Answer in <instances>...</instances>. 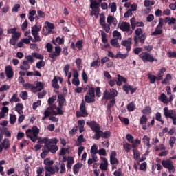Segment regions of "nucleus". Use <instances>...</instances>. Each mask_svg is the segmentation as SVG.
<instances>
[{"label":"nucleus","mask_w":176,"mask_h":176,"mask_svg":"<svg viewBox=\"0 0 176 176\" xmlns=\"http://www.w3.org/2000/svg\"><path fill=\"white\" fill-rule=\"evenodd\" d=\"M38 142V144H45L42 148V153H41V157L42 159H45V157H46L49 154V152H51V153H56L58 151V147L57 146L58 140L56 138L52 139L44 138Z\"/></svg>","instance_id":"obj_1"},{"label":"nucleus","mask_w":176,"mask_h":176,"mask_svg":"<svg viewBox=\"0 0 176 176\" xmlns=\"http://www.w3.org/2000/svg\"><path fill=\"white\" fill-rule=\"evenodd\" d=\"M25 134L28 138H30L32 142H36L38 135L39 134V129L38 126H33L31 129H28Z\"/></svg>","instance_id":"obj_2"},{"label":"nucleus","mask_w":176,"mask_h":176,"mask_svg":"<svg viewBox=\"0 0 176 176\" xmlns=\"http://www.w3.org/2000/svg\"><path fill=\"white\" fill-rule=\"evenodd\" d=\"M135 36L133 38V41L135 42V46H138V39L141 43H144L145 42V33L142 31V29L140 28H137L135 30Z\"/></svg>","instance_id":"obj_3"},{"label":"nucleus","mask_w":176,"mask_h":176,"mask_svg":"<svg viewBox=\"0 0 176 176\" xmlns=\"http://www.w3.org/2000/svg\"><path fill=\"white\" fill-rule=\"evenodd\" d=\"M162 164L164 168H167L168 173L174 174L175 173V166H174V162L171 160H166L162 161Z\"/></svg>","instance_id":"obj_4"},{"label":"nucleus","mask_w":176,"mask_h":176,"mask_svg":"<svg viewBox=\"0 0 176 176\" xmlns=\"http://www.w3.org/2000/svg\"><path fill=\"white\" fill-rule=\"evenodd\" d=\"M139 57L144 61V63H153V61H157V59H155L153 56L147 52H142L139 55Z\"/></svg>","instance_id":"obj_5"},{"label":"nucleus","mask_w":176,"mask_h":176,"mask_svg":"<svg viewBox=\"0 0 176 176\" xmlns=\"http://www.w3.org/2000/svg\"><path fill=\"white\" fill-rule=\"evenodd\" d=\"M164 24V20L163 18L159 19V23L155 29V31L151 32L153 36H157V35H162L163 34V25Z\"/></svg>","instance_id":"obj_6"},{"label":"nucleus","mask_w":176,"mask_h":176,"mask_svg":"<svg viewBox=\"0 0 176 176\" xmlns=\"http://www.w3.org/2000/svg\"><path fill=\"white\" fill-rule=\"evenodd\" d=\"M96 94H94V88H90L85 96V100L87 104H91V102H94Z\"/></svg>","instance_id":"obj_7"},{"label":"nucleus","mask_w":176,"mask_h":176,"mask_svg":"<svg viewBox=\"0 0 176 176\" xmlns=\"http://www.w3.org/2000/svg\"><path fill=\"white\" fill-rule=\"evenodd\" d=\"M118 96V91L115 89H110V91L105 90L103 93V98L104 100H109L110 98H115Z\"/></svg>","instance_id":"obj_8"},{"label":"nucleus","mask_w":176,"mask_h":176,"mask_svg":"<svg viewBox=\"0 0 176 176\" xmlns=\"http://www.w3.org/2000/svg\"><path fill=\"white\" fill-rule=\"evenodd\" d=\"M41 27H38L36 25L32 27V35L34 38V42H41V36H39V32Z\"/></svg>","instance_id":"obj_9"},{"label":"nucleus","mask_w":176,"mask_h":176,"mask_svg":"<svg viewBox=\"0 0 176 176\" xmlns=\"http://www.w3.org/2000/svg\"><path fill=\"white\" fill-rule=\"evenodd\" d=\"M80 112H77L76 116L77 118H86L87 116V111H86V104H85V100H82L80 104Z\"/></svg>","instance_id":"obj_10"},{"label":"nucleus","mask_w":176,"mask_h":176,"mask_svg":"<svg viewBox=\"0 0 176 176\" xmlns=\"http://www.w3.org/2000/svg\"><path fill=\"white\" fill-rule=\"evenodd\" d=\"M21 37V33L20 32H17L16 33L12 34L11 38L9 41L10 45L12 46H15L16 43H17V41L20 39Z\"/></svg>","instance_id":"obj_11"},{"label":"nucleus","mask_w":176,"mask_h":176,"mask_svg":"<svg viewBox=\"0 0 176 176\" xmlns=\"http://www.w3.org/2000/svg\"><path fill=\"white\" fill-rule=\"evenodd\" d=\"M0 148H1V152L5 149H9L10 148V140L8 138H4V140H0Z\"/></svg>","instance_id":"obj_12"},{"label":"nucleus","mask_w":176,"mask_h":176,"mask_svg":"<svg viewBox=\"0 0 176 176\" xmlns=\"http://www.w3.org/2000/svg\"><path fill=\"white\" fill-rule=\"evenodd\" d=\"M5 72L8 79H13V76H14V72H13V68H12V66L10 65L6 66L5 67Z\"/></svg>","instance_id":"obj_13"},{"label":"nucleus","mask_w":176,"mask_h":176,"mask_svg":"<svg viewBox=\"0 0 176 176\" xmlns=\"http://www.w3.org/2000/svg\"><path fill=\"white\" fill-rule=\"evenodd\" d=\"M6 135V137H10L11 133L9 132V130L8 128L2 126L0 127V141H2L3 140V135Z\"/></svg>","instance_id":"obj_14"},{"label":"nucleus","mask_w":176,"mask_h":176,"mask_svg":"<svg viewBox=\"0 0 176 176\" xmlns=\"http://www.w3.org/2000/svg\"><path fill=\"white\" fill-rule=\"evenodd\" d=\"M130 23L132 30H135V27H144V24L143 22H138L135 21V18H131Z\"/></svg>","instance_id":"obj_15"},{"label":"nucleus","mask_w":176,"mask_h":176,"mask_svg":"<svg viewBox=\"0 0 176 176\" xmlns=\"http://www.w3.org/2000/svg\"><path fill=\"white\" fill-rule=\"evenodd\" d=\"M87 126L91 129L93 131H98L100 130V124L96 123L95 121L87 122Z\"/></svg>","instance_id":"obj_16"},{"label":"nucleus","mask_w":176,"mask_h":176,"mask_svg":"<svg viewBox=\"0 0 176 176\" xmlns=\"http://www.w3.org/2000/svg\"><path fill=\"white\" fill-rule=\"evenodd\" d=\"M118 153L116 151H111L110 155V163L111 164H119V160L116 158Z\"/></svg>","instance_id":"obj_17"},{"label":"nucleus","mask_w":176,"mask_h":176,"mask_svg":"<svg viewBox=\"0 0 176 176\" xmlns=\"http://www.w3.org/2000/svg\"><path fill=\"white\" fill-rule=\"evenodd\" d=\"M36 85H34V93H37V91H41L43 90V87H45V83L43 82H36Z\"/></svg>","instance_id":"obj_18"},{"label":"nucleus","mask_w":176,"mask_h":176,"mask_svg":"<svg viewBox=\"0 0 176 176\" xmlns=\"http://www.w3.org/2000/svg\"><path fill=\"white\" fill-rule=\"evenodd\" d=\"M123 90L126 93V94H129V91H130L131 94L133 93H135L137 91V88H133L131 85H129V84H126L123 86Z\"/></svg>","instance_id":"obj_19"},{"label":"nucleus","mask_w":176,"mask_h":176,"mask_svg":"<svg viewBox=\"0 0 176 176\" xmlns=\"http://www.w3.org/2000/svg\"><path fill=\"white\" fill-rule=\"evenodd\" d=\"M102 162L100 163V168L102 170V171H107L108 170V160L105 157L102 158Z\"/></svg>","instance_id":"obj_20"},{"label":"nucleus","mask_w":176,"mask_h":176,"mask_svg":"<svg viewBox=\"0 0 176 176\" xmlns=\"http://www.w3.org/2000/svg\"><path fill=\"white\" fill-rule=\"evenodd\" d=\"M121 44L126 47L127 52L131 50V38H129L127 40L122 41Z\"/></svg>","instance_id":"obj_21"},{"label":"nucleus","mask_w":176,"mask_h":176,"mask_svg":"<svg viewBox=\"0 0 176 176\" xmlns=\"http://www.w3.org/2000/svg\"><path fill=\"white\" fill-rule=\"evenodd\" d=\"M107 24H109V25H112V24H113L114 27H116V25L118 24V20H116V18L111 15H109L107 16Z\"/></svg>","instance_id":"obj_22"},{"label":"nucleus","mask_w":176,"mask_h":176,"mask_svg":"<svg viewBox=\"0 0 176 176\" xmlns=\"http://www.w3.org/2000/svg\"><path fill=\"white\" fill-rule=\"evenodd\" d=\"M175 113V111L174 110H169L168 107H164V115L165 118H171L172 116Z\"/></svg>","instance_id":"obj_23"},{"label":"nucleus","mask_w":176,"mask_h":176,"mask_svg":"<svg viewBox=\"0 0 176 176\" xmlns=\"http://www.w3.org/2000/svg\"><path fill=\"white\" fill-rule=\"evenodd\" d=\"M117 79H118L116 82L117 86H121L122 85V82H124V83H126L127 82V79L122 76L120 74L117 75Z\"/></svg>","instance_id":"obj_24"},{"label":"nucleus","mask_w":176,"mask_h":176,"mask_svg":"<svg viewBox=\"0 0 176 176\" xmlns=\"http://www.w3.org/2000/svg\"><path fill=\"white\" fill-rule=\"evenodd\" d=\"M126 140L131 144V146L134 148H137V144L134 142V138L131 134L126 135Z\"/></svg>","instance_id":"obj_25"},{"label":"nucleus","mask_w":176,"mask_h":176,"mask_svg":"<svg viewBox=\"0 0 176 176\" xmlns=\"http://www.w3.org/2000/svg\"><path fill=\"white\" fill-rule=\"evenodd\" d=\"M58 105L60 107V108H63L65 104V98H64V96L63 94H59L58 96Z\"/></svg>","instance_id":"obj_26"},{"label":"nucleus","mask_w":176,"mask_h":176,"mask_svg":"<svg viewBox=\"0 0 176 176\" xmlns=\"http://www.w3.org/2000/svg\"><path fill=\"white\" fill-rule=\"evenodd\" d=\"M129 57V52L125 54H122V52H118L116 55V58H121V60H124Z\"/></svg>","instance_id":"obj_27"},{"label":"nucleus","mask_w":176,"mask_h":176,"mask_svg":"<svg viewBox=\"0 0 176 176\" xmlns=\"http://www.w3.org/2000/svg\"><path fill=\"white\" fill-rule=\"evenodd\" d=\"M20 68L22 71H28V69L30 68V63L27 60H23L22 65L20 66Z\"/></svg>","instance_id":"obj_28"},{"label":"nucleus","mask_w":176,"mask_h":176,"mask_svg":"<svg viewBox=\"0 0 176 176\" xmlns=\"http://www.w3.org/2000/svg\"><path fill=\"white\" fill-rule=\"evenodd\" d=\"M77 127H78L80 133H83V131H85V120H78Z\"/></svg>","instance_id":"obj_29"},{"label":"nucleus","mask_w":176,"mask_h":176,"mask_svg":"<svg viewBox=\"0 0 176 176\" xmlns=\"http://www.w3.org/2000/svg\"><path fill=\"white\" fill-rule=\"evenodd\" d=\"M166 71V67H162L158 71L157 80H162V79H163V74H164Z\"/></svg>","instance_id":"obj_30"},{"label":"nucleus","mask_w":176,"mask_h":176,"mask_svg":"<svg viewBox=\"0 0 176 176\" xmlns=\"http://www.w3.org/2000/svg\"><path fill=\"white\" fill-rule=\"evenodd\" d=\"M158 100L164 104H168V99L164 93L161 94V95L158 97Z\"/></svg>","instance_id":"obj_31"},{"label":"nucleus","mask_w":176,"mask_h":176,"mask_svg":"<svg viewBox=\"0 0 176 176\" xmlns=\"http://www.w3.org/2000/svg\"><path fill=\"white\" fill-rule=\"evenodd\" d=\"M120 28L122 31L126 32L127 30H129V28H130V23L127 22H122L120 25Z\"/></svg>","instance_id":"obj_32"},{"label":"nucleus","mask_w":176,"mask_h":176,"mask_svg":"<svg viewBox=\"0 0 176 176\" xmlns=\"http://www.w3.org/2000/svg\"><path fill=\"white\" fill-rule=\"evenodd\" d=\"M173 79V76L170 74H167L164 79L162 81V85H167L170 82V80Z\"/></svg>","instance_id":"obj_33"},{"label":"nucleus","mask_w":176,"mask_h":176,"mask_svg":"<svg viewBox=\"0 0 176 176\" xmlns=\"http://www.w3.org/2000/svg\"><path fill=\"white\" fill-rule=\"evenodd\" d=\"M142 141L144 144H145V145L148 146V149H149L151 148V138H149V137H148L147 135H144Z\"/></svg>","instance_id":"obj_34"},{"label":"nucleus","mask_w":176,"mask_h":176,"mask_svg":"<svg viewBox=\"0 0 176 176\" xmlns=\"http://www.w3.org/2000/svg\"><path fill=\"white\" fill-rule=\"evenodd\" d=\"M82 164L80 163H77L73 166V173L74 174H78L79 173V170L82 168Z\"/></svg>","instance_id":"obj_35"},{"label":"nucleus","mask_w":176,"mask_h":176,"mask_svg":"<svg viewBox=\"0 0 176 176\" xmlns=\"http://www.w3.org/2000/svg\"><path fill=\"white\" fill-rule=\"evenodd\" d=\"M23 86L25 90H31V91H33L34 93V85L33 84L26 82L23 84Z\"/></svg>","instance_id":"obj_36"},{"label":"nucleus","mask_w":176,"mask_h":176,"mask_svg":"<svg viewBox=\"0 0 176 176\" xmlns=\"http://www.w3.org/2000/svg\"><path fill=\"white\" fill-rule=\"evenodd\" d=\"M52 87H54V89H56V90L60 89V85H58V79L57 77H54L52 80Z\"/></svg>","instance_id":"obj_37"},{"label":"nucleus","mask_w":176,"mask_h":176,"mask_svg":"<svg viewBox=\"0 0 176 176\" xmlns=\"http://www.w3.org/2000/svg\"><path fill=\"white\" fill-rule=\"evenodd\" d=\"M102 138V131L101 130L95 131V134L93 136L94 140H98L99 138Z\"/></svg>","instance_id":"obj_38"},{"label":"nucleus","mask_w":176,"mask_h":176,"mask_svg":"<svg viewBox=\"0 0 176 176\" xmlns=\"http://www.w3.org/2000/svg\"><path fill=\"white\" fill-rule=\"evenodd\" d=\"M15 111L18 112L19 115H23V104L18 103L15 107Z\"/></svg>","instance_id":"obj_39"},{"label":"nucleus","mask_w":176,"mask_h":176,"mask_svg":"<svg viewBox=\"0 0 176 176\" xmlns=\"http://www.w3.org/2000/svg\"><path fill=\"white\" fill-rule=\"evenodd\" d=\"M44 115L47 117L49 118V116H57V112L56 111H50V110H46L44 112Z\"/></svg>","instance_id":"obj_40"},{"label":"nucleus","mask_w":176,"mask_h":176,"mask_svg":"<svg viewBox=\"0 0 176 176\" xmlns=\"http://www.w3.org/2000/svg\"><path fill=\"white\" fill-rule=\"evenodd\" d=\"M109 9H111V13H115V12H116V9H117L116 3H115V2L110 3L109 4Z\"/></svg>","instance_id":"obj_41"},{"label":"nucleus","mask_w":176,"mask_h":176,"mask_svg":"<svg viewBox=\"0 0 176 176\" xmlns=\"http://www.w3.org/2000/svg\"><path fill=\"white\" fill-rule=\"evenodd\" d=\"M101 62L99 60H96L91 63L90 67H92L93 68H98Z\"/></svg>","instance_id":"obj_42"},{"label":"nucleus","mask_w":176,"mask_h":176,"mask_svg":"<svg viewBox=\"0 0 176 176\" xmlns=\"http://www.w3.org/2000/svg\"><path fill=\"white\" fill-rule=\"evenodd\" d=\"M76 64L78 69H79V71H81L82 68H83V65L82 64V59L77 58L76 60Z\"/></svg>","instance_id":"obj_43"},{"label":"nucleus","mask_w":176,"mask_h":176,"mask_svg":"<svg viewBox=\"0 0 176 176\" xmlns=\"http://www.w3.org/2000/svg\"><path fill=\"white\" fill-rule=\"evenodd\" d=\"M20 99L17 97V93H15L12 95V97L10 100V102H19Z\"/></svg>","instance_id":"obj_44"},{"label":"nucleus","mask_w":176,"mask_h":176,"mask_svg":"<svg viewBox=\"0 0 176 176\" xmlns=\"http://www.w3.org/2000/svg\"><path fill=\"white\" fill-rule=\"evenodd\" d=\"M91 9H100V3L93 1L90 4Z\"/></svg>","instance_id":"obj_45"},{"label":"nucleus","mask_w":176,"mask_h":176,"mask_svg":"<svg viewBox=\"0 0 176 176\" xmlns=\"http://www.w3.org/2000/svg\"><path fill=\"white\" fill-rule=\"evenodd\" d=\"M155 120H157V122H160L161 124H164V121L162 120V113L160 112L155 114Z\"/></svg>","instance_id":"obj_46"},{"label":"nucleus","mask_w":176,"mask_h":176,"mask_svg":"<svg viewBox=\"0 0 176 176\" xmlns=\"http://www.w3.org/2000/svg\"><path fill=\"white\" fill-rule=\"evenodd\" d=\"M148 79L150 80V83L153 84L155 82H156V79H157V77L155 75H152L151 74H148Z\"/></svg>","instance_id":"obj_47"},{"label":"nucleus","mask_w":176,"mask_h":176,"mask_svg":"<svg viewBox=\"0 0 176 176\" xmlns=\"http://www.w3.org/2000/svg\"><path fill=\"white\" fill-rule=\"evenodd\" d=\"M148 122V118L146 116H142L140 119V124H146Z\"/></svg>","instance_id":"obj_48"},{"label":"nucleus","mask_w":176,"mask_h":176,"mask_svg":"<svg viewBox=\"0 0 176 176\" xmlns=\"http://www.w3.org/2000/svg\"><path fill=\"white\" fill-rule=\"evenodd\" d=\"M127 109H128L129 112H133V111H134V109H135V104L133 102L129 103L127 105Z\"/></svg>","instance_id":"obj_49"},{"label":"nucleus","mask_w":176,"mask_h":176,"mask_svg":"<svg viewBox=\"0 0 176 176\" xmlns=\"http://www.w3.org/2000/svg\"><path fill=\"white\" fill-rule=\"evenodd\" d=\"M113 36L114 38H117V39H122V34H120V32H119L118 30L113 32Z\"/></svg>","instance_id":"obj_50"},{"label":"nucleus","mask_w":176,"mask_h":176,"mask_svg":"<svg viewBox=\"0 0 176 176\" xmlns=\"http://www.w3.org/2000/svg\"><path fill=\"white\" fill-rule=\"evenodd\" d=\"M16 115L10 114V124H14L16 120Z\"/></svg>","instance_id":"obj_51"},{"label":"nucleus","mask_w":176,"mask_h":176,"mask_svg":"<svg viewBox=\"0 0 176 176\" xmlns=\"http://www.w3.org/2000/svg\"><path fill=\"white\" fill-rule=\"evenodd\" d=\"M142 113L144 115H149L152 112V110L151 109V107L149 106L146 107L143 110H142Z\"/></svg>","instance_id":"obj_52"},{"label":"nucleus","mask_w":176,"mask_h":176,"mask_svg":"<svg viewBox=\"0 0 176 176\" xmlns=\"http://www.w3.org/2000/svg\"><path fill=\"white\" fill-rule=\"evenodd\" d=\"M32 56L33 57H35V58H37L38 60H43L44 58L42 54H38L36 52L32 53Z\"/></svg>","instance_id":"obj_53"},{"label":"nucleus","mask_w":176,"mask_h":176,"mask_svg":"<svg viewBox=\"0 0 176 176\" xmlns=\"http://www.w3.org/2000/svg\"><path fill=\"white\" fill-rule=\"evenodd\" d=\"M19 96L22 100H27L28 98V93L27 91H22L20 93Z\"/></svg>","instance_id":"obj_54"},{"label":"nucleus","mask_w":176,"mask_h":176,"mask_svg":"<svg viewBox=\"0 0 176 176\" xmlns=\"http://www.w3.org/2000/svg\"><path fill=\"white\" fill-rule=\"evenodd\" d=\"M45 168L46 171L49 173V174L53 175L54 173H56L54 168H52L51 166H45Z\"/></svg>","instance_id":"obj_55"},{"label":"nucleus","mask_w":176,"mask_h":176,"mask_svg":"<svg viewBox=\"0 0 176 176\" xmlns=\"http://www.w3.org/2000/svg\"><path fill=\"white\" fill-rule=\"evenodd\" d=\"M102 27L104 30V31L107 33L109 32V31L111 30V25H109V23L108 24L104 23L102 25Z\"/></svg>","instance_id":"obj_56"},{"label":"nucleus","mask_w":176,"mask_h":176,"mask_svg":"<svg viewBox=\"0 0 176 176\" xmlns=\"http://www.w3.org/2000/svg\"><path fill=\"white\" fill-rule=\"evenodd\" d=\"M54 163V162L52 160H49V158H46L44 160V164H45V166H48V167H50V166H53Z\"/></svg>","instance_id":"obj_57"},{"label":"nucleus","mask_w":176,"mask_h":176,"mask_svg":"<svg viewBox=\"0 0 176 176\" xmlns=\"http://www.w3.org/2000/svg\"><path fill=\"white\" fill-rule=\"evenodd\" d=\"M101 36H102V43H107V42H108V39H107V34L105 33V32L102 31Z\"/></svg>","instance_id":"obj_58"},{"label":"nucleus","mask_w":176,"mask_h":176,"mask_svg":"<svg viewBox=\"0 0 176 176\" xmlns=\"http://www.w3.org/2000/svg\"><path fill=\"white\" fill-rule=\"evenodd\" d=\"M99 23L101 25H103L105 23V16H104V14H100V21Z\"/></svg>","instance_id":"obj_59"},{"label":"nucleus","mask_w":176,"mask_h":176,"mask_svg":"<svg viewBox=\"0 0 176 176\" xmlns=\"http://www.w3.org/2000/svg\"><path fill=\"white\" fill-rule=\"evenodd\" d=\"M111 113H112V111H111V110H107V120L108 122H112L113 120V118Z\"/></svg>","instance_id":"obj_60"},{"label":"nucleus","mask_w":176,"mask_h":176,"mask_svg":"<svg viewBox=\"0 0 176 176\" xmlns=\"http://www.w3.org/2000/svg\"><path fill=\"white\" fill-rule=\"evenodd\" d=\"M91 153H98V146L97 144H94L91 148Z\"/></svg>","instance_id":"obj_61"},{"label":"nucleus","mask_w":176,"mask_h":176,"mask_svg":"<svg viewBox=\"0 0 176 176\" xmlns=\"http://www.w3.org/2000/svg\"><path fill=\"white\" fill-rule=\"evenodd\" d=\"M36 67L38 69H41V68H42V67H45V62L43 60H40V61L37 62Z\"/></svg>","instance_id":"obj_62"},{"label":"nucleus","mask_w":176,"mask_h":176,"mask_svg":"<svg viewBox=\"0 0 176 176\" xmlns=\"http://www.w3.org/2000/svg\"><path fill=\"white\" fill-rule=\"evenodd\" d=\"M17 32V28H13L11 29H8L7 30V34H12V35H14Z\"/></svg>","instance_id":"obj_63"},{"label":"nucleus","mask_w":176,"mask_h":176,"mask_svg":"<svg viewBox=\"0 0 176 176\" xmlns=\"http://www.w3.org/2000/svg\"><path fill=\"white\" fill-rule=\"evenodd\" d=\"M166 56L168 57H170L171 58H176V52H173L171 51H169L166 53Z\"/></svg>","instance_id":"obj_64"}]
</instances>
